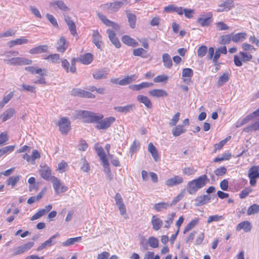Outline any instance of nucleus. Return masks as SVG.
I'll use <instances>...</instances> for the list:
<instances>
[{
  "instance_id": "5fc2aeb1",
  "label": "nucleus",
  "mask_w": 259,
  "mask_h": 259,
  "mask_svg": "<svg viewBox=\"0 0 259 259\" xmlns=\"http://www.w3.org/2000/svg\"><path fill=\"white\" fill-rule=\"evenodd\" d=\"M182 11L183 15L184 14L185 16L188 19H191L193 17L195 14V10L191 9L183 8L182 7Z\"/></svg>"
},
{
  "instance_id": "39448f33",
  "label": "nucleus",
  "mask_w": 259,
  "mask_h": 259,
  "mask_svg": "<svg viewBox=\"0 0 259 259\" xmlns=\"http://www.w3.org/2000/svg\"><path fill=\"white\" fill-rule=\"evenodd\" d=\"M25 70L31 73V74H38L41 76L47 75V70L41 68H35L34 66H28L25 67ZM34 83H39L41 84H47L45 78L41 77L39 79L33 81Z\"/></svg>"
},
{
  "instance_id": "de8ad7c7",
  "label": "nucleus",
  "mask_w": 259,
  "mask_h": 259,
  "mask_svg": "<svg viewBox=\"0 0 259 259\" xmlns=\"http://www.w3.org/2000/svg\"><path fill=\"white\" fill-rule=\"evenodd\" d=\"M15 148V145H10L0 149V157L2 156L12 152Z\"/></svg>"
},
{
  "instance_id": "79ce46f5",
  "label": "nucleus",
  "mask_w": 259,
  "mask_h": 259,
  "mask_svg": "<svg viewBox=\"0 0 259 259\" xmlns=\"http://www.w3.org/2000/svg\"><path fill=\"white\" fill-rule=\"evenodd\" d=\"M135 106L134 104H130L124 106H117L114 107V109L119 112L126 113L132 110Z\"/></svg>"
},
{
  "instance_id": "4d7b16f0",
  "label": "nucleus",
  "mask_w": 259,
  "mask_h": 259,
  "mask_svg": "<svg viewBox=\"0 0 259 259\" xmlns=\"http://www.w3.org/2000/svg\"><path fill=\"white\" fill-rule=\"evenodd\" d=\"M258 212L259 205H257L256 204H253L248 207L247 210V214L249 215L256 213Z\"/></svg>"
},
{
  "instance_id": "ddd939ff",
  "label": "nucleus",
  "mask_w": 259,
  "mask_h": 259,
  "mask_svg": "<svg viewBox=\"0 0 259 259\" xmlns=\"http://www.w3.org/2000/svg\"><path fill=\"white\" fill-rule=\"evenodd\" d=\"M51 182L52 183L54 189L57 194L64 193L67 190V187L61 183V181L58 178L53 176Z\"/></svg>"
},
{
  "instance_id": "bb28decb",
  "label": "nucleus",
  "mask_w": 259,
  "mask_h": 259,
  "mask_svg": "<svg viewBox=\"0 0 259 259\" xmlns=\"http://www.w3.org/2000/svg\"><path fill=\"white\" fill-rule=\"evenodd\" d=\"M92 37L93 42L98 49H101L102 43V36L98 30H93Z\"/></svg>"
},
{
  "instance_id": "2f4dec72",
  "label": "nucleus",
  "mask_w": 259,
  "mask_h": 259,
  "mask_svg": "<svg viewBox=\"0 0 259 259\" xmlns=\"http://www.w3.org/2000/svg\"><path fill=\"white\" fill-rule=\"evenodd\" d=\"M251 228V223L247 221H245L238 224L236 229L237 231H240L241 230L243 229L245 232H248L250 231Z\"/></svg>"
},
{
  "instance_id": "09e8293b",
  "label": "nucleus",
  "mask_w": 259,
  "mask_h": 259,
  "mask_svg": "<svg viewBox=\"0 0 259 259\" xmlns=\"http://www.w3.org/2000/svg\"><path fill=\"white\" fill-rule=\"evenodd\" d=\"M231 41H233L232 33L228 34L221 36L220 44L223 45L228 44Z\"/></svg>"
},
{
  "instance_id": "f257e3e1",
  "label": "nucleus",
  "mask_w": 259,
  "mask_h": 259,
  "mask_svg": "<svg viewBox=\"0 0 259 259\" xmlns=\"http://www.w3.org/2000/svg\"><path fill=\"white\" fill-rule=\"evenodd\" d=\"M97 16L102 22L107 27H111L113 29H108L106 30V33L108 37L112 42V44L116 48H119L121 47V43L118 37L116 36L115 31H118L120 29V26L119 24L110 20L107 17L101 14L98 13Z\"/></svg>"
},
{
  "instance_id": "412c9836",
  "label": "nucleus",
  "mask_w": 259,
  "mask_h": 259,
  "mask_svg": "<svg viewBox=\"0 0 259 259\" xmlns=\"http://www.w3.org/2000/svg\"><path fill=\"white\" fill-rule=\"evenodd\" d=\"M65 21L66 22L71 34L74 36L76 37V39L78 38V36L77 33L76 26L75 23L68 16H65Z\"/></svg>"
},
{
  "instance_id": "f8f14e48",
  "label": "nucleus",
  "mask_w": 259,
  "mask_h": 259,
  "mask_svg": "<svg viewBox=\"0 0 259 259\" xmlns=\"http://www.w3.org/2000/svg\"><path fill=\"white\" fill-rule=\"evenodd\" d=\"M213 15L211 12H208L206 15H201L197 19V22L202 27L209 26L213 20Z\"/></svg>"
},
{
  "instance_id": "393cba45",
  "label": "nucleus",
  "mask_w": 259,
  "mask_h": 259,
  "mask_svg": "<svg viewBox=\"0 0 259 259\" xmlns=\"http://www.w3.org/2000/svg\"><path fill=\"white\" fill-rule=\"evenodd\" d=\"M49 6L52 8L57 7L60 10L63 11H68L69 8L67 6L65 3L61 0H58L50 3Z\"/></svg>"
},
{
  "instance_id": "2eb2a0df",
  "label": "nucleus",
  "mask_w": 259,
  "mask_h": 259,
  "mask_svg": "<svg viewBox=\"0 0 259 259\" xmlns=\"http://www.w3.org/2000/svg\"><path fill=\"white\" fill-rule=\"evenodd\" d=\"M96 151L98 155L100 157L101 160L102 161L103 166L104 167H107L108 170H109V163L108 160L106 157V154L104 151L103 147L101 146H99L98 144L96 145L95 147Z\"/></svg>"
},
{
  "instance_id": "7ed1b4c3",
  "label": "nucleus",
  "mask_w": 259,
  "mask_h": 259,
  "mask_svg": "<svg viewBox=\"0 0 259 259\" xmlns=\"http://www.w3.org/2000/svg\"><path fill=\"white\" fill-rule=\"evenodd\" d=\"M77 118L82 119V122L85 123H95L103 118L102 114L97 115L95 113L81 110L78 112L77 114Z\"/></svg>"
},
{
  "instance_id": "3c124183",
  "label": "nucleus",
  "mask_w": 259,
  "mask_h": 259,
  "mask_svg": "<svg viewBox=\"0 0 259 259\" xmlns=\"http://www.w3.org/2000/svg\"><path fill=\"white\" fill-rule=\"evenodd\" d=\"M107 72L104 70H97L94 74L93 77L96 79H101L106 77Z\"/></svg>"
},
{
  "instance_id": "473e14b6",
  "label": "nucleus",
  "mask_w": 259,
  "mask_h": 259,
  "mask_svg": "<svg viewBox=\"0 0 259 259\" xmlns=\"http://www.w3.org/2000/svg\"><path fill=\"white\" fill-rule=\"evenodd\" d=\"M48 51V48L47 45H39L31 49L29 51V53L30 54L34 55L47 52Z\"/></svg>"
},
{
  "instance_id": "7c9ffc66",
  "label": "nucleus",
  "mask_w": 259,
  "mask_h": 259,
  "mask_svg": "<svg viewBox=\"0 0 259 259\" xmlns=\"http://www.w3.org/2000/svg\"><path fill=\"white\" fill-rule=\"evenodd\" d=\"M137 100L139 102L143 104L146 108L148 109L152 108V103L148 97L143 95H139L137 96Z\"/></svg>"
},
{
  "instance_id": "e2e57ef3",
  "label": "nucleus",
  "mask_w": 259,
  "mask_h": 259,
  "mask_svg": "<svg viewBox=\"0 0 259 259\" xmlns=\"http://www.w3.org/2000/svg\"><path fill=\"white\" fill-rule=\"evenodd\" d=\"M207 52V48L206 46L202 45L198 48L197 50V55L199 57L202 58L204 57Z\"/></svg>"
},
{
  "instance_id": "603ef678",
  "label": "nucleus",
  "mask_w": 259,
  "mask_h": 259,
  "mask_svg": "<svg viewBox=\"0 0 259 259\" xmlns=\"http://www.w3.org/2000/svg\"><path fill=\"white\" fill-rule=\"evenodd\" d=\"M230 77V75L228 72L224 73L219 78L217 82L218 86H221L224 83L228 81Z\"/></svg>"
},
{
  "instance_id": "ea45409f",
  "label": "nucleus",
  "mask_w": 259,
  "mask_h": 259,
  "mask_svg": "<svg viewBox=\"0 0 259 259\" xmlns=\"http://www.w3.org/2000/svg\"><path fill=\"white\" fill-rule=\"evenodd\" d=\"M199 222V219L195 218L191 220L184 228L183 233L186 234L194 228Z\"/></svg>"
},
{
  "instance_id": "0eeeda50",
  "label": "nucleus",
  "mask_w": 259,
  "mask_h": 259,
  "mask_svg": "<svg viewBox=\"0 0 259 259\" xmlns=\"http://www.w3.org/2000/svg\"><path fill=\"white\" fill-rule=\"evenodd\" d=\"M247 176L249 179V184L254 186L257 183V179L259 178V165L251 166L248 170Z\"/></svg>"
},
{
  "instance_id": "8fccbe9b",
  "label": "nucleus",
  "mask_w": 259,
  "mask_h": 259,
  "mask_svg": "<svg viewBox=\"0 0 259 259\" xmlns=\"http://www.w3.org/2000/svg\"><path fill=\"white\" fill-rule=\"evenodd\" d=\"M186 130L184 128L183 125H179L174 127L172 130V133L175 137H178L183 133H184Z\"/></svg>"
},
{
  "instance_id": "58836bf2",
  "label": "nucleus",
  "mask_w": 259,
  "mask_h": 259,
  "mask_svg": "<svg viewBox=\"0 0 259 259\" xmlns=\"http://www.w3.org/2000/svg\"><path fill=\"white\" fill-rule=\"evenodd\" d=\"M153 85V83L148 82H142L138 84H135L130 86V88L134 91H140L144 88H148Z\"/></svg>"
},
{
  "instance_id": "c756f323",
  "label": "nucleus",
  "mask_w": 259,
  "mask_h": 259,
  "mask_svg": "<svg viewBox=\"0 0 259 259\" xmlns=\"http://www.w3.org/2000/svg\"><path fill=\"white\" fill-rule=\"evenodd\" d=\"M94 59V56L91 53H85L82 55H81L78 58V60L81 63L88 65L92 62Z\"/></svg>"
},
{
  "instance_id": "f03ea898",
  "label": "nucleus",
  "mask_w": 259,
  "mask_h": 259,
  "mask_svg": "<svg viewBox=\"0 0 259 259\" xmlns=\"http://www.w3.org/2000/svg\"><path fill=\"white\" fill-rule=\"evenodd\" d=\"M209 180L206 175H203L188 183L187 190L190 194H195L197 191L205 186Z\"/></svg>"
},
{
  "instance_id": "20e7f679",
  "label": "nucleus",
  "mask_w": 259,
  "mask_h": 259,
  "mask_svg": "<svg viewBox=\"0 0 259 259\" xmlns=\"http://www.w3.org/2000/svg\"><path fill=\"white\" fill-rule=\"evenodd\" d=\"M208 58L209 59H212L213 62L215 64L218 63L221 54L226 55L227 53V48L225 46L219 47L216 49L214 53V49L213 47L209 48L208 50Z\"/></svg>"
},
{
  "instance_id": "338daca9",
  "label": "nucleus",
  "mask_w": 259,
  "mask_h": 259,
  "mask_svg": "<svg viewBox=\"0 0 259 259\" xmlns=\"http://www.w3.org/2000/svg\"><path fill=\"white\" fill-rule=\"evenodd\" d=\"M9 140V136L7 132H2L0 134V145H3Z\"/></svg>"
},
{
  "instance_id": "a19ab883",
  "label": "nucleus",
  "mask_w": 259,
  "mask_h": 259,
  "mask_svg": "<svg viewBox=\"0 0 259 259\" xmlns=\"http://www.w3.org/2000/svg\"><path fill=\"white\" fill-rule=\"evenodd\" d=\"M136 78L137 76L135 74L128 75L119 80L118 84L120 85H125L134 81H135Z\"/></svg>"
},
{
  "instance_id": "dca6fc26",
  "label": "nucleus",
  "mask_w": 259,
  "mask_h": 259,
  "mask_svg": "<svg viewBox=\"0 0 259 259\" xmlns=\"http://www.w3.org/2000/svg\"><path fill=\"white\" fill-rule=\"evenodd\" d=\"M183 182L184 179L182 176L176 175L166 180L165 184L167 187H172L181 184Z\"/></svg>"
},
{
  "instance_id": "4be33fe9",
  "label": "nucleus",
  "mask_w": 259,
  "mask_h": 259,
  "mask_svg": "<svg viewBox=\"0 0 259 259\" xmlns=\"http://www.w3.org/2000/svg\"><path fill=\"white\" fill-rule=\"evenodd\" d=\"M193 75V71L189 68H184L182 70V76L184 82L189 83L191 81V78Z\"/></svg>"
},
{
  "instance_id": "e433bc0d",
  "label": "nucleus",
  "mask_w": 259,
  "mask_h": 259,
  "mask_svg": "<svg viewBox=\"0 0 259 259\" xmlns=\"http://www.w3.org/2000/svg\"><path fill=\"white\" fill-rule=\"evenodd\" d=\"M129 25L132 28H134L136 27L137 17L133 13H131L129 10L125 11Z\"/></svg>"
},
{
  "instance_id": "13d9d810",
  "label": "nucleus",
  "mask_w": 259,
  "mask_h": 259,
  "mask_svg": "<svg viewBox=\"0 0 259 259\" xmlns=\"http://www.w3.org/2000/svg\"><path fill=\"white\" fill-rule=\"evenodd\" d=\"M20 179V176H12L9 178L7 180V185H11L12 187H14L16 184L19 182Z\"/></svg>"
},
{
  "instance_id": "c03bdc74",
  "label": "nucleus",
  "mask_w": 259,
  "mask_h": 259,
  "mask_svg": "<svg viewBox=\"0 0 259 259\" xmlns=\"http://www.w3.org/2000/svg\"><path fill=\"white\" fill-rule=\"evenodd\" d=\"M210 200V197L208 195H203L197 197L195 199L197 202V205L200 206L208 202Z\"/></svg>"
},
{
  "instance_id": "72a5a7b5",
  "label": "nucleus",
  "mask_w": 259,
  "mask_h": 259,
  "mask_svg": "<svg viewBox=\"0 0 259 259\" xmlns=\"http://www.w3.org/2000/svg\"><path fill=\"white\" fill-rule=\"evenodd\" d=\"M233 41L235 43L242 42L247 38V34L245 32H238L235 34L232 33Z\"/></svg>"
},
{
  "instance_id": "1a4fd4ad",
  "label": "nucleus",
  "mask_w": 259,
  "mask_h": 259,
  "mask_svg": "<svg viewBox=\"0 0 259 259\" xmlns=\"http://www.w3.org/2000/svg\"><path fill=\"white\" fill-rule=\"evenodd\" d=\"M8 64L11 65H30L32 61L31 60L24 57H14L5 60Z\"/></svg>"
},
{
  "instance_id": "a211bd4d",
  "label": "nucleus",
  "mask_w": 259,
  "mask_h": 259,
  "mask_svg": "<svg viewBox=\"0 0 259 259\" xmlns=\"http://www.w3.org/2000/svg\"><path fill=\"white\" fill-rule=\"evenodd\" d=\"M234 7L233 1L232 0H224L218 5V9L217 11L222 12L228 11Z\"/></svg>"
},
{
  "instance_id": "4c0bfd02",
  "label": "nucleus",
  "mask_w": 259,
  "mask_h": 259,
  "mask_svg": "<svg viewBox=\"0 0 259 259\" xmlns=\"http://www.w3.org/2000/svg\"><path fill=\"white\" fill-rule=\"evenodd\" d=\"M28 40L24 37H21L14 40H10L8 42V45L10 48H12L17 45H21L23 44H27Z\"/></svg>"
},
{
  "instance_id": "49530a36",
  "label": "nucleus",
  "mask_w": 259,
  "mask_h": 259,
  "mask_svg": "<svg viewBox=\"0 0 259 259\" xmlns=\"http://www.w3.org/2000/svg\"><path fill=\"white\" fill-rule=\"evenodd\" d=\"M230 136H228L225 139L221 141L219 143L215 144L213 145L214 152H216L217 151L220 150L226 144V143L231 139Z\"/></svg>"
},
{
  "instance_id": "bf43d9fd",
  "label": "nucleus",
  "mask_w": 259,
  "mask_h": 259,
  "mask_svg": "<svg viewBox=\"0 0 259 259\" xmlns=\"http://www.w3.org/2000/svg\"><path fill=\"white\" fill-rule=\"evenodd\" d=\"M168 79V76L165 74L157 75L153 79L155 83L166 82Z\"/></svg>"
},
{
  "instance_id": "423d86ee",
  "label": "nucleus",
  "mask_w": 259,
  "mask_h": 259,
  "mask_svg": "<svg viewBox=\"0 0 259 259\" xmlns=\"http://www.w3.org/2000/svg\"><path fill=\"white\" fill-rule=\"evenodd\" d=\"M252 59V55L247 52L240 51L238 55L234 56V64L236 66L240 67L242 65L243 62L250 61Z\"/></svg>"
},
{
  "instance_id": "37998d69",
  "label": "nucleus",
  "mask_w": 259,
  "mask_h": 259,
  "mask_svg": "<svg viewBox=\"0 0 259 259\" xmlns=\"http://www.w3.org/2000/svg\"><path fill=\"white\" fill-rule=\"evenodd\" d=\"M162 61L164 66L167 68H171L172 66V62L170 56L167 53L162 55Z\"/></svg>"
},
{
  "instance_id": "0e129e2a",
  "label": "nucleus",
  "mask_w": 259,
  "mask_h": 259,
  "mask_svg": "<svg viewBox=\"0 0 259 259\" xmlns=\"http://www.w3.org/2000/svg\"><path fill=\"white\" fill-rule=\"evenodd\" d=\"M217 30H227L229 29V27L223 22H218L215 24Z\"/></svg>"
},
{
  "instance_id": "69168bd1",
  "label": "nucleus",
  "mask_w": 259,
  "mask_h": 259,
  "mask_svg": "<svg viewBox=\"0 0 259 259\" xmlns=\"http://www.w3.org/2000/svg\"><path fill=\"white\" fill-rule=\"evenodd\" d=\"M148 243L152 248L158 247V240L154 237H150L148 239Z\"/></svg>"
},
{
  "instance_id": "c85d7f7f",
  "label": "nucleus",
  "mask_w": 259,
  "mask_h": 259,
  "mask_svg": "<svg viewBox=\"0 0 259 259\" xmlns=\"http://www.w3.org/2000/svg\"><path fill=\"white\" fill-rule=\"evenodd\" d=\"M148 150L151 153L155 161L157 162L160 160V156L158 154L157 149L152 143H150L148 144Z\"/></svg>"
},
{
  "instance_id": "5701e85b",
  "label": "nucleus",
  "mask_w": 259,
  "mask_h": 259,
  "mask_svg": "<svg viewBox=\"0 0 259 259\" xmlns=\"http://www.w3.org/2000/svg\"><path fill=\"white\" fill-rule=\"evenodd\" d=\"M52 208V206L51 204L47 205L45 208L39 209L37 212L33 214L30 218L31 221H34L38 219L42 215L49 212Z\"/></svg>"
},
{
  "instance_id": "cd10ccee",
  "label": "nucleus",
  "mask_w": 259,
  "mask_h": 259,
  "mask_svg": "<svg viewBox=\"0 0 259 259\" xmlns=\"http://www.w3.org/2000/svg\"><path fill=\"white\" fill-rule=\"evenodd\" d=\"M43 59L47 60L50 63L52 64L59 63L61 61L60 55L57 53L45 55Z\"/></svg>"
},
{
  "instance_id": "4468645a",
  "label": "nucleus",
  "mask_w": 259,
  "mask_h": 259,
  "mask_svg": "<svg viewBox=\"0 0 259 259\" xmlns=\"http://www.w3.org/2000/svg\"><path fill=\"white\" fill-rule=\"evenodd\" d=\"M59 130L61 133L66 135L71 129L70 122L66 117L61 118L58 123Z\"/></svg>"
},
{
  "instance_id": "a18cd8bd",
  "label": "nucleus",
  "mask_w": 259,
  "mask_h": 259,
  "mask_svg": "<svg viewBox=\"0 0 259 259\" xmlns=\"http://www.w3.org/2000/svg\"><path fill=\"white\" fill-rule=\"evenodd\" d=\"M82 239L81 236H78L74 238H70L67 239L65 241L62 243V245L64 247L68 246L74 244L76 242L81 241Z\"/></svg>"
},
{
  "instance_id": "052dcab7",
  "label": "nucleus",
  "mask_w": 259,
  "mask_h": 259,
  "mask_svg": "<svg viewBox=\"0 0 259 259\" xmlns=\"http://www.w3.org/2000/svg\"><path fill=\"white\" fill-rule=\"evenodd\" d=\"M16 33V30L9 29L6 31L0 33V38L7 37H14Z\"/></svg>"
},
{
  "instance_id": "6e6d98bb",
  "label": "nucleus",
  "mask_w": 259,
  "mask_h": 259,
  "mask_svg": "<svg viewBox=\"0 0 259 259\" xmlns=\"http://www.w3.org/2000/svg\"><path fill=\"white\" fill-rule=\"evenodd\" d=\"M169 205L167 202H161L155 204L154 208L157 211H160L162 209H166Z\"/></svg>"
},
{
  "instance_id": "9d476101",
  "label": "nucleus",
  "mask_w": 259,
  "mask_h": 259,
  "mask_svg": "<svg viewBox=\"0 0 259 259\" xmlns=\"http://www.w3.org/2000/svg\"><path fill=\"white\" fill-rule=\"evenodd\" d=\"M142 45L144 47L134 49L133 54L134 56H139L142 58L147 57V51L145 49L149 48V42L147 38H144L142 41Z\"/></svg>"
},
{
  "instance_id": "6e6552de",
  "label": "nucleus",
  "mask_w": 259,
  "mask_h": 259,
  "mask_svg": "<svg viewBox=\"0 0 259 259\" xmlns=\"http://www.w3.org/2000/svg\"><path fill=\"white\" fill-rule=\"evenodd\" d=\"M34 242H29L21 246L14 248L11 251V256H15L26 252L34 246Z\"/></svg>"
},
{
  "instance_id": "6ab92c4d",
  "label": "nucleus",
  "mask_w": 259,
  "mask_h": 259,
  "mask_svg": "<svg viewBox=\"0 0 259 259\" xmlns=\"http://www.w3.org/2000/svg\"><path fill=\"white\" fill-rule=\"evenodd\" d=\"M69 45L68 42L63 36H61L58 40L56 45V50L60 53H64L67 49Z\"/></svg>"
},
{
  "instance_id": "a878e982",
  "label": "nucleus",
  "mask_w": 259,
  "mask_h": 259,
  "mask_svg": "<svg viewBox=\"0 0 259 259\" xmlns=\"http://www.w3.org/2000/svg\"><path fill=\"white\" fill-rule=\"evenodd\" d=\"M149 94L154 98H161L168 96L167 92L162 89H153L149 92Z\"/></svg>"
},
{
  "instance_id": "f3484780",
  "label": "nucleus",
  "mask_w": 259,
  "mask_h": 259,
  "mask_svg": "<svg viewBox=\"0 0 259 259\" xmlns=\"http://www.w3.org/2000/svg\"><path fill=\"white\" fill-rule=\"evenodd\" d=\"M41 177L46 181H52V170L51 168L47 164L41 167L39 170Z\"/></svg>"
},
{
  "instance_id": "b1692460",
  "label": "nucleus",
  "mask_w": 259,
  "mask_h": 259,
  "mask_svg": "<svg viewBox=\"0 0 259 259\" xmlns=\"http://www.w3.org/2000/svg\"><path fill=\"white\" fill-rule=\"evenodd\" d=\"M122 42L125 45L136 47L139 45L138 42L128 35H124L121 37Z\"/></svg>"
},
{
  "instance_id": "f704fd0d",
  "label": "nucleus",
  "mask_w": 259,
  "mask_h": 259,
  "mask_svg": "<svg viewBox=\"0 0 259 259\" xmlns=\"http://www.w3.org/2000/svg\"><path fill=\"white\" fill-rule=\"evenodd\" d=\"M166 12H176L179 15H182V7H177L175 5H169L164 8Z\"/></svg>"
},
{
  "instance_id": "680f3d73",
  "label": "nucleus",
  "mask_w": 259,
  "mask_h": 259,
  "mask_svg": "<svg viewBox=\"0 0 259 259\" xmlns=\"http://www.w3.org/2000/svg\"><path fill=\"white\" fill-rule=\"evenodd\" d=\"M252 191V189L250 187L244 188L239 193V198L241 199L245 198Z\"/></svg>"
},
{
  "instance_id": "c9c22d12",
  "label": "nucleus",
  "mask_w": 259,
  "mask_h": 259,
  "mask_svg": "<svg viewBox=\"0 0 259 259\" xmlns=\"http://www.w3.org/2000/svg\"><path fill=\"white\" fill-rule=\"evenodd\" d=\"M151 223L154 230L157 231L162 227V221L156 215H153L151 219Z\"/></svg>"
},
{
  "instance_id": "9b49d317",
  "label": "nucleus",
  "mask_w": 259,
  "mask_h": 259,
  "mask_svg": "<svg viewBox=\"0 0 259 259\" xmlns=\"http://www.w3.org/2000/svg\"><path fill=\"white\" fill-rule=\"evenodd\" d=\"M115 121V118L112 116L105 118L103 119L102 118L95 122L97 123L96 127L98 130H106L109 128Z\"/></svg>"
},
{
  "instance_id": "aec40b11",
  "label": "nucleus",
  "mask_w": 259,
  "mask_h": 259,
  "mask_svg": "<svg viewBox=\"0 0 259 259\" xmlns=\"http://www.w3.org/2000/svg\"><path fill=\"white\" fill-rule=\"evenodd\" d=\"M126 0H121L120 1H116L113 3H107L105 6L107 9L111 12H116L121 8L124 3H126Z\"/></svg>"
},
{
  "instance_id": "864d4df0",
  "label": "nucleus",
  "mask_w": 259,
  "mask_h": 259,
  "mask_svg": "<svg viewBox=\"0 0 259 259\" xmlns=\"http://www.w3.org/2000/svg\"><path fill=\"white\" fill-rule=\"evenodd\" d=\"M14 113V110L13 109H9L5 111L1 117L3 121H5L8 119L10 118Z\"/></svg>"
},
{
  "instance_id": "774afa93",
  "label": "nucleus",
  "mask_w": 259,
  "mask_h": 259,
  "mask_svg": "<svg viewBox=\"0 0 259 259\" xmlns=\"http://www.w3.org/2000/svg\"><path fill=\"white\" fill-rule=\"evenodd\" d=\"M241 48L244 52L250 51L251 52L252 51H255V48L251 44L244 42L241 45Z\"/></svg>"
}]
</instances>
